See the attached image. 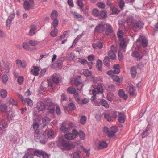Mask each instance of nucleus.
Masks as SVG:
<instances>
[{
	"label": "nucleus",
	"instance_id": "1",
	"mask_svg": "<svg viewBox=\"0 0 158 158\" xmlns=\"http://www.w3.org/2000/svg\"><path fill=\"white\" fill-rule=\"evenodd\" d=\"M58 146L63 150H68L74 148V146L64 139H60L58 141Z\"/></svg>",
	"mask_w": 158,
	"mask_h": 158
},
{
	"label": "nucleus",
	"instance_id": "2",
	"mask_svg": "<svg viewBox=\"0 0 158 158\" xmlns=\"http://www.w3.org/2000/svg\"><path fill=\"white\" fill-rule=\"evenodd\" d=\"M103 92V88L100 84L94 83L90 89L89 93L94 96L97 94H102Z\"/></svg>",
	"mask_w": 158,
	"mask_h": 158
},
{
	"label": "nucleus",
	"instance_id": "3",
	"mask_svg": "<svg viewBox=\"0 0 158 158\" xmlns=\"http://www.w3.org/2000/svg\"><path fill=\"white\" fill-rule=\"evenodd\" d=\"M34 138L35 141H39L42 144H45L47 141V139L45 136L42 133H39V131H35Z\"/></svg>",
	"mask_w": 158,
	"mask_h": 158
},
{
	"label": "nucleus",
	"instance_id": "4",
	"mask_svg": "<svg viewBox=\"0 0 158 158\" xmlns=\"http://www.w3.org/2000/svg\"><path fill=\"white\" fill-rule=\"evenodd\" d=\"M44 102L47 109H48V112L51 114H54L55 108L52 106V99L48 98H46L44 99Z\"/></svg>",
	"mask_w": 158,
	"mask_h": 158
},
{
	"label": "nucleus",
	"instance_id": "5",
	"mask_svg": "<svg viewBox=\"0 0 158 158\" xmlns=\"http://www.w3.org/2000/svg\"><path fill=\"white\" fill-rule=\"evenodd\" d=\"M118 131V128L115 126L111 127L110 129L106 127L103 128V131L106 133L109 136L112 137L115 135V133Z\"/></svg>",
	"mask_w": 158,
	"mask_h": 158
},
{
	"label": "nucleus",
	"instance_id": "6",
	"mask_svg": "<svg viewBox=\"0 0 158 158\" xmlns=\"http://www.w3.org/2000/svg\"><path fill=\"white\" fill-rule=\"evenodd\" d=\"M34 2L33 0H25L24 1L23 6L24 9L29 10L34 6Z\"/></svg>",
	"mask_w": 158,
	"mask_h": 158
},
{
	"label": "nucleus",
	"instance_id": "7",
	"mask_svg": "<svg viewBox=\"0 0 158 158\" xmlns=\"http://www.w3.org/2000/svg\"><path fill=\"white\" fill-rule=\"evenodd\" d=\"M144 25V23L143 21L139 20L137 21H135L132 24V28L136 30L138 28L139 29L142 28Z\"/></svg>",
	"mask_w": 158,
	"mask_h": 158
},
{
	"label": "nucleus",
	"instance_id": "8",
	"mask_svg": "<svg viewBox=\"0 0 158 158\" xmlns=\"http://www.w3.org/2000/svg\"><path fill=\"white\" fill-rule=\"evenodd\" d=\"M127 92L131 96H135L136 95V92L135 87L132 85H130L128 86L126 89Z\"/></svg>",
	"mask_w": 158,
	"mask_h": 158
},
{
	"label": "nucleus",
	"instance_id": "9",
	"mask_svg": "<svg viewBox=\"0 0 158 158\" xmlns=\"http://www.w3.org/2000/svg\"><path fill=\"white\" fill-rule=\"evenodd\" d=\"M52 79L54 83L57 85H59L62 81L60 76L56 74H54L52 76Z\"/></svg>",
	"mask_w": 158,
	"mask_h": 158
},
{
	"label": "nucleus",
	"instance_id": "10",
	"mask_svg": "<svg viewBox=\"0 0 158 158\" xmlns=\"http://www.w3.org/2000/svg\"><path fill=\"white\" fill-rule=\"evenodd\" d=\"M67 124L70 127H72L73 125V123L71 122H66L63 123L60 129L64 133L69 131L68 128L66 127V125Z\"/></svg>",
	"mask_w": 158,
	"mask_h": 158
},
{
	"label": "nucleus",
	"instance_id": "11",
	"mask_svg": "<svg viewBox=\"0 0 158 158\" xmlns=\"http://www.w3.org/2000/svg\"><path fill=\"white\" fill-rule=\"evenodd\" d=\"M105 28H106V33L107 35H109L110 34H111L112 37L114 36L113 27L110 24H106Z\"/></svg>",
	"mask_w": 158,
	"mask_h": 158
},
{
	"label": "nucleus",
	"instance_id": "12",
	"mask_svg": "<svg viewBox=\"0 0 158 158\" xmlns=\"http://www.w3.org/2000/svg\"><path fill=\"white\" fill-rule=\"evenodd\" d=\"M105 24L103 23H100L96 27L95 29V31L98 33L103 32L105 30Z\"/></svg>",
	"mask_w": 158,
	"mask_h": 158
},
{
	"label": "nucleus",
	"instance_id": "13",
	"mask_svg": "<svg viewBox=\"0 0 158 158\" xmlns=\"http://www.w3.org/2000/svg\"><path fill=\"white\" fill-rule=\"evenodd\" d=\"M139 42L141 43L142 46L143 47H146L148 44V42L147 39L145 38H142L141 36H139L136 41L137 43Z\"/></svg>",
	"mask_w": 158,
	"mask_h": 158
},
{
	"label": "nucleus",
	"instance_id": "14",
	"mask_svg": "<svg viewBox=\"0 0 158 158\" xmlns=\"http://www.w3.org/2000/svg\"><path fill=\"white\" fill-rule=\"evenodd\" d=\"M111 50L108 52V55L111 59L114 60L115 59L116 55L114 52L115 48L113 45H112L110 47Z\"/></svg>",
	"mask_w": 158,
	"mask_h": 158
},
{
	"label": "nucleus",
	"instance_id": "15",
	"mask_svg": "<svg viewBox=\"0 0 158 158\" xmlns=\"http://www.w3.org/2000/svg\"><path fill=\"white\" fill-rule=\"evenodd\" d=\"M72 14L75 19H77L79 21H82L83 20V16L79 13L76 11H73L72 12Z\"/></svg>",
	"mask_w": 158,
	"mask_h": 158
},
{
	"label": "nucleus",
	"instance_id": "16",
	"mask_svg": "<svg viewBox=\"0 0 158 158\" xmlns=\"http://www.w3.org/2000/svg\"><path fill=\"white\" fill-rule=\"evenodd\" d=\"M36 108L39 111H43L45 109L46 107L42 102L40 101L37 104Z\"/></svg>",
	"mask_w": 158,
	"mask_h": 158
},
{
	"label": "nucleus",
	"instance_id": "17",
	"mask_svg": "<svg viewBox=\"0 0 158 158\" xmlns=\"http://www.w3.org/2000/svg\"><path fill=\"white\" fill-rule=\"evenodd\" d=\"M15 17V14H11L8 17L6 23V25L7 28H9L10 25V23Z\"/></svg>",
	"mask_w": 158,
	"mask_h": 158
},
{
	"label": "nucleus",
	"instance_id": "18",
	"mask_svg": "<svg viewBox=\"0 0 158 158\" xmlns=\"http://www.w3.org/2000/svg\"><path fill=\"white\" fill-rule=\"evenodd\" d=\"M108 146L107 143L105 141H100L99 142L97 148L98 149H101L106 148Z\"/></svg>",
	"mask_w": 158,
	"mask_h": 158
},
{
	"label": "nucleus",
	"instance_id": "19",
	"mask_svg": "<svg viewBox=\"0 0 158 158\" xmlns=\"http://www.w3.org/2000/svg\"><path fill=\"white\" fill-rule=\"evenodd\" d=\"M9 121L6 118H4L2 120H0V127L1 128V126L3 128H6L7 127L8 125Z\"/></svg>",
	"mask_w": 158,
	"mask_h": 158
},
{
	"label": "nucleus",
	"instance_id": "20",
	"mask_svg": "<svg viewBox=\"0 0 158 158\" xmlns=\"http://www.w3.org/2000/svg\"><path fill=\"white\" fill-rule=\"evenodd\" d=\"M40 121L39 119L37 120H34L33 123V127L35 131H39L38 128L39 127Z\"/></svg>",
	"mask_w": 158,
	"mask_h": 158
},
{
	"label": "nucleus",
	"instance_id": "21",
	"mask_svg": "<svg viewBox=\"0 0 158 158\" xmlns=\"http://www.w3.org/2000/svg\"><path fill=\"white\" fill-rule=\"evenodd\" d=\"M149 128L147 126L146 129H145L141 133V136L142 138H144L147 137L150 133V131L149 130Z\"/></svg>",
	"mask_w": 158,
	"mask_h": 158
},
{
	"label": "nucleus",
	"instance_id": "22",
	"mask_svg": "<svg viewBox=\"0 0 158 158\" xmlns=\"http://www.w3.org/2000/svg\"><path fill=\"white\" fill-rule=\"evenodd\" d=\"M36 27L34 25H32L30 27L29 35L31 36H33L35 34Z\"/></svg>",
	"mask_w": 158,
	"mask_h": 158
},
{
	"label": "nucleus",
	"instance_id": "23",
	"mask_svg": "<svg viewBox=\"0 0 158 158\" xmlns=\"http://www.w3.org/2000/svg\"><path fill=\"white\" fill-rule=\"evenodd\" d=\"M42 150L36 149L33 152L34 155L39 157H40L43 152Z\"/></svg>",
	"mask_w": 158,
	"mask_h": 158
},
{
	"label": "nucleus",
	"instance_id": "24",
	"mask_svg": "<svg viewBox=\"0 0 158 158\" xmlns=\"http://www.w3.org/2000/svg\"><path fill=\"white\" fill-rule=\"evenodd\" d=\"M118 94L121 98H123L124 99H126L127 98V95L125 94L124 91L122 89H120L119 90Z\"/></svg>",
	"mask_w": 158,
	"mask_h": 158
},
{
	"label": "nucleus",
	"instance_id": "25",
	"mask_svg": "<svg viewBox=\"0 0 158 158\" xmlns=\"http://www.w3.org/2000/svg\"><path fill=\"white\" fill-rule=\"evenodd\" d=\"M126 45L125 42L124 40H121L120 42L119 48L120 50H123L124 52L125 51Z\"/></svg>",
	"mask_w": 158,
	"mask_h": 158
},
{
	"label": "nucleus",
	"instance_id": "26",
	"mask_svg": "<svg viewBox=\"0 0 158 158\" xmlns=\"http://www.w3.org/2000/svg\"><path fill=\"white\" fill-rule=\"evenodd\" d=\"M64 137L67 140H70L74 139V138L73 134L70 133L65 134Z\"/></svg>",
	"mask_w": 158,
	"mask_h": 158
},
{
	"label": "nucleus",
	"instance_id": "27",
	"mask_svg": "<svg viewBox=\"0 0 158 158\" xmlns=\"http://www.w3.org/2000/svg\"><path fill=\"white\" fill-rule=\"evenodd\" d=\"M101 105L104 107L106 108H108L109 107V106L107 102L105 99H102L100 102Z\"/></svg>",
	"mask_w": 158,
	"mask_h": 158
},
{
	"label": "nucleus",
	"instance_id": "28",
	"mask_svg": "<svg viewBox=\"0 0 158 158\" xmlns=\"http://www.w3.org/2000/svg\"><path fill=\"white\" fill-rule=\"evenodd\" d=\"M125 115L123 113H121V114L119 116L118 121L120 123H123L125 121Z\"/></svg>",
	"mask_w": 158,
	"mask_h": 158
},
{
	"label": "nucleus",
	"instance_id": "29",
	"mask_svg": "<svg viewBox=\"0 0 158 158\" xmlns=\"http://www.w3.org/2000/svg\"><path fill=\"white\" fill-rule=\"evenodd\" d=\"M58 13L56 10H54L52 12L51 15V18L52 19H57Z\"/></svg>",
	"mask_w": 158,
	"mask_h": 158
},
{
	"label": "nucleus",
	"instance_id": "30",
	"mask_svg": "<svg viewBox=\"0 0 158 158\" xmlns=\"http://www.w3.org/2000/svg\"><path fill=\"white\" fill-rule=\"evenodd\" d=\"M39 68L38 67H34L33 69L31 70V72L34 75L37 76L39 73Z\"/></svg>",
	"mask_w": 158,
	"mask_h": 158
},
{
	"label": "nucleus",
	"instance_id": "31",
	"mask_svg": "<svg viewBox=\"0 0 158 158\" xmlns=\"http://www.w3.org/2000/svg\"><path fill=\"white\" fill-rule=\"evenodd\" d=\"M110 58L109 57L106 56L104 59L103 62L104 65L106 67H109L110 65Z\"/></svg>",
	"mask_w": 158,
	"mask_h": 158
},
{
	"label": "nucleus",
	"instance_id": "32",
	"mask_svg": "<svg viewBox=\"0 0 158 158\" xmlns=\"http://www.w3.org/2000/svg\"><path fill=\"white\" fill-rule=\"evenodd\" d=\"M131 73L132 77H135L137 74L136 68L135 67L133 66L131 67Z\"/></svg>",
	"mask_w": 158,
	"mask_h": 158
},
{
	"label": "nucleus",
	"instance_id": "33",
	"mask_svg": "<svg viewBox=\"0 0 158 158\" xmlns=\"http://www.w3.org/2000/svg\"><path fill=\"white\" fill-rule=\"evenodd\" d=\"M131 55L133 57L138 58L139 60H141L143 57L142 55H140L138 52L136 51L132 52Z\"/></svg>",
	"mask_w": 158,
	"mask_h": 158
},
{
	"label": "nucleus",
	"instance_id": "34",
	"mask_svg": "<svg viewBox=\"0 0 158 158\" xmlns=\"http://www.w3.org/2000/svg\"><path fill=\"white\" fill-rule=\"evenodd\" d=\"M107 99L109 101H111L113 100L114 98V96L113 93L109 92L107 94L106 97Z\"/></svg>",
	"mask_w": 158,
	"mask_h": 158
},
{
	"label": "nucleus",
	"instance_id": "35",
	"mask_svg": "<svg viewBox=\"0 0 158 158\" xmlns=\"http://www.w3.org/2000/svg\"><path fill=\"white\" fill-rule=\"evenodd\" d=\"M67 91L69 93L72 94H73L74 95L76 93H77L76 92V89L72 87H70L68 88L67 89Z\"/></svg>",
	"mask_w": 158,
	"mask_h": 158
},
{
	"label": "nucleus",
	"instance_id": "36",
	"mask_svg": "<svg viewBox=\"0 0 158 158\" xmlns=\"http://www.w3.org/2000/svg\"><path fill=\"white\" fill-rule=\"evenodd\" d=\"M75 57L74 54L72 53L67 54L66 56V59L69 61L72 60Z\"/></svg>",
	"mask_w": 158,
	"mask_h": 158
},
{
	"label": "nucleus",
	"instance_id": "37",
	"mask_svg": "<svg viewBox=\"0 0 158 158\" xmlns=\"http://www.w3.org/2000/svg\"><path fill=\"white\" fill-rule=\"evenodd\" d=\"M102 61L98 59L97 62L96 66L98 69L99 71H101L102 69Z\"/></svg>",
	"mask_w": 158,
	"mask_h": 158
},
{
	"label": "nucleus",
	"instance_id": "38",
	"mask_svg": "<svg viewBox=\"0 0 158 158\" xmlns=\"http://www.w3.org/2000/svg\"><path fill=\"white\" fill-rule=\"evenodd\" d=\"M7 106L5 104H2L0 105V111L6 112L7 111Z\"/></svg>",
	"mask_w": 158,
	"mask_h": 158
},
{
	"label": "nucleus",
	"instance_id": "39",
	"mask_svg": "<svg viewBox=\"0 0 158 158\" xmlns=\"http://www.w3.org/2000/svg\"><path fill=\"white\" fill-rule=\"evenodd\" d=\"M107 17L106 12L104 11H101L100 12L99 18H105Z\"/></svg>",
	"mask_w": 158,
	"mask_h": 158
},
{
	"label": "nucleus",
	"instance_id": "40",
	"mask_svg": "<svg viewBox=\"0 0 158 158\" xmlns=\"http://www.w3.org/2000/svg\"><path fill=\"white\" fill-rule=\"evenodd\" d=\"M29 44L31 46H35L39 44V42L35 40H32L29 41Z\"/></svg>",
	"mask_w": 158,
	"mask_h": 158
},
{
	"label": "nucleus",
	"instance_id": "41",
	"mask_svg": "<svg viewBox=\"0 0 158 158\" xmlns=\"http://www.w3.org/2000/svg\"><path fill=\"white\" fill-rule=\"evenodd\" d=\"M99 13L100 12L97 9H94L92 11L93 15L98 18L99 17Z\"/></svg>",
	"mask_w": 158,
	"mask_h": 158
},
{
	"label": "nucleus",
	"instance_id": "42",
	"mask_svg": "<svg viewBox=\"0 0 158 158\" xmlns=\"http://www.w3.org/2000/svg\"><path fill=\"white\" fill-rule=\"evenodd\" d=\"M78 135L81 140H84L85 138V135L84 132L81 130H79Z\"/></svg>",
	"mask_w": 158,
	"mask_h": 158
},
{
	"label": "nucleus",
	"instance_id": "43",
	"mask_svg": "<svg viewBox=\"0 0 158 158\" xmlns=\"http://www.w3.org/2000/svg\"><path fill=\"white\" fill-rule=\"evenodd\" d=\"M25 102H26L28 105L31 107H32L33 105V101L30 98H27L25 99Z\"/></svg>",
	"mask_w": 158,
	"mask_h": 158
},
{
	"label": "nucleus",
	"instance_id": "44",
	"mask_svg": "<svg viewBox=\"0 0 158 158\" xmlns=\"http://www.w3.org/2000/svg\"><path fill=\"white\" fill-rule=\"evenodd\" d=\"M50 121V118L46 116L43 118L42 119L43 124L44 125H46L47 124L49 123Z\"/></svg>",
	"mask_w": 158,
	"mask_h": 158
},
{
	"label": "nucleus",
	"instance_id": "45",
	"mask_svg": "<svg viewBox=\"0 0 158 158\" xmlns=\"http://www.w3.org/2000/svg\"><path fill=\"white\" fill-rule=\"evenodd\" d=\"M47 136L49 138H52L54 137V134L53 131H50L47 133Z\"/></svg>",
	"mask_w": 158,
	"mask_h": 158
},
{
	"label": "nucleus",
	"instance_id": "46",
	"mask_svg": "<svg viewBox=\"0 0 158 158\" xmlns=\"http://www.w3.org/2000/svg\"><path fill=\"white\" fill-rule=\"evenodd\" d=\"M127 23H131L132 26L133 23L135 22L134 20L133 17L131 16H130L127 17Z\"/></svg>",
	"mask_w": 158,
	"mask_h": 158
},
{
	"label": "nucleus",
	"instance_id": "47",
	"mask_svg": "<svg viewBox=\"0 0 158 158\" xmlns=\"http://www.w3.org/2000/svg\"><path fill=\"white\" fill-rule=\"evenodd\" d=\"M58 30L57 29L55 28L54 29L52 30L50 33V35L54 37L56 36Z\"/></svg>",
	"mask_w": 158,
	"mask_h": 158
},
{
	"label": "nucleus",
	"instance_id": "48",
	"mask_svg": "<svg viewBox=\"0 0 158 158\" xmlns=\"http://www.w3.org/2000/svg\"><path fill=\"white\" fill-rule=\"evenodd\" d=\"M83 73L84 75L86 76H90L91 75V72L88 69H85L83 70Z\"/></svg>",
	"mask_w": 158,
	"mask_h": 158
},
{
	"label": "nucleus",
	"instance_id": "49",
	"mask_svg": "<svg viewBox=\"0 0 158 158\" xmlns=\"http://www.w3.org/2000/svg\"><path fill=\"white\" fill-rule=\"evenodd\" d=\"M104 118L108 121H110L111 120L112 118L110 115L108 114H104Z\"/></svg>",
	"mask_w": 158,
	"mask_h": 158
},
{
	"label": "nucleus",
	"instance_id": "50",
	"mask_svg": "<svg viewBox=\"0 0 158 158\" xmlns=\"http://www.w3.org/2000/svg\"><path fill=\"white\" fill-rule=\"evenodd\" d=\"M1 95L2 98L6 97L7 95V93L6 91L4 89H2L1 91Z\"/></svg>",
	"mask_w": 158,
	"mask_h": 158
},
{
	"label": "nucleus",
	"instance_id": "51",
	"mask_svg": "<svg viewBox=\"0 0 158 158\" xmlns=\"http://www.w3.org/2000/svg\"><path fill=\"white\" fill-rule=\"evenodd\" d=\"M86 118L85 116H82L80 118V121L81 123L82 124H84L86 122Z\"/></svg>",
	"mask_w": 158,
	"mask_h": 158
},
{
	"label": "nucleus",
	"instance_id": "52",
	"mask_svg": "<svg viewBox=\"0 0 158 158\" xmlns=\"http://www.w3.org/2000/svg\"><path fill=\"white\" fill-rule=\"evenodd\" d=\"M69 31H64L63 35L60 36V38L59 39L57 40V41H59L60 40L62 39H63L66 36V35L68 33H69Z\"/></svg>",
	"mask_w": 158,
	"mask_h": 158
},
{
	"label": "nucleus",
	"instance_id": "53",
	"mask_svg": "<svg viewBox=\"0 0 158 158\" xmlns=\"http://www.w3.org/2000/svg\"><path fill=\"white\" fill-rule=\"evenodd\" d=\"M69 108L72 110H75L76 109V106L75 104L73 102H70L68 106Z\"/></svg>",
	"mask_w": 158,
	"mask_h": 158
},
{
	"label": "nucleus",
	"instance_id": "54",
	"mask_svg": "<svg viewBox=\"0 0 158 158\" xmlns=\"http://www.w3.org/2000/svg\"><path fill=\"white\" fill-rule=\"evenodd\" d=\"M59 21L58 19H53L52 22V25L53 27L56 28L58 26Z\"/></svg>",
	"mask_w": 158,
	"mask_h": 158
},
{
	"label": "nucleus",
	"instance_id": "55",
	"mask_svg": "<svg viewBox=\"0 0 158 158\" xmlns=\"http://www.w3.org/2000/svg\"><path fill=\"white\" fill-rule=\"evenodd\" d=\"M24 81V78L23 77L21 76H19L18 79V83L21 85L22 84Z\"/></svg>",
	"mask_w": 158,
	"mask_h": 158
},
{
	"label": "nucleus",
	"instance_id": "56",
	"mask_svg": "<svg viewBox=\"0 0 158 158\" xmlns=\"http://www.w3.org/2000/svg\"><path fill=\"white\" fill-rule=\"evenodd\" d=\"M77 3L78 5L81 8H82L84 6L83 1L82 0H77Z\"/></svg>",
	"mask_w": 158,
	"mask_h": 158
},
{
	"label": "nucleus",
	"instance_id": "57",
	"mask_svg": "<svg viewBox=\"0 0 158 158\" xmlns=\"http://www.w3.org/2000/svg\"><path fill=\"white\" fill-rule=\"evenodd\" d=\"M78 62H80L81 64H84L88 63V62L86 60L81 58H79V59Z\"/></svg>",
	"mask_w": 158,
	"mask_h": 158
},
{
	"label": "nucleus",
	"instance_id": "58",
	"mask_svg": "<svg viewBox=\"0 0 158 158\" xmlns=\"http://www.w3.org/2000/svg\"><path fill=\"white\" fill-rule=\"evenodd\" d=\"M97 6L101 8H105V5L103 2H98L97 3Z\"/></svg>",
	"mask_w": 158,
	"mask_h": 158
},
{
	"label": "nucleus",
	"instance_id": "59",
	"mask_svg": "<svg viewBox=\"0 0 158 158\" xmlns=\"http://www.w3.org/2000/svg\"><path fill=\"white\" fill-rule=\"evenodd\" d=\"M33 157L32 155L30 153H27L24 155L22 158H33Z\"/></svg>",
	"mask_w": 158,
	"mask_h": 158
},
{
	"label": "nucleus",
	"instance_id": "60",
	"mask_svg": "<svg viewBox=\"0 0 158 158\" xmlns=\"http://www.w3.org/2000/svg\"><path fill=\"white\" fill-rule=\"evenodd\" d=\"M23 48L25 50H27L29 49V46L27 43H24L23 44Z\"/></svg>",
	"mask_w": 158,
	"mask_h": 158
},
{
	"label": "nucleus",
	"instance_id": "61",
	"mask_svg": "<svg viewBox=\"0 0 158 158\" xmlns=\"http://www.w3.org/2000/svg\"><path fill=\"white\" fill-rule=\"evenodd\" d=\"M88 60L89 61L91 62L94 61L95 60L94 56L92 55H89L88 56Z\"/></svg>",
	"mask_w": 158,
	"mask_h": 158
},
{
	"label": "nucleus",
	"instance_id": "62",
	"mask_svg": "<svg viewBox=\"0 0 158 158\" xmlns=\"http://www.w3.org/2000/svg\"><path fill=\"white\" fill-rule=\"evenodd\" d=\"M2 79L3 82L6 83L8 80V77L6 75H4L2 77Z\"/></svg>",
	"mask_w": 158,
	"mask_h": 158
},
{
	"label": "nucleus",
	"instance_id": "63",
	"mask_svg": "<svg viewBox=\"0 0 158 158\" xmlns=\"http://www.w3.org/2000/svg\"><path fill=\"white\" fill-rule=\"evenodd\" d=\"M97 45L99 49H101L103 47V44L101 41H98L97 42Z\"/></svg>",
	"mask_w": 158,
	"mask_h": 158
},
{
	"label": "nucleus",
	"instance_id": "64",
	"mask_svg": "<svg viewBox=\"0 0 158 158\" xmlns=\"http://www.w3.org/2000/svg\"><path fill=\"white\" fill-rule=\"evenodd\" d=\"M111 10L113 14H116L118 12V10L115 7H113L111 8Z\"/></svg>",
	"mask_w": 158,
	"mask_h": 158
}]
</instances>
